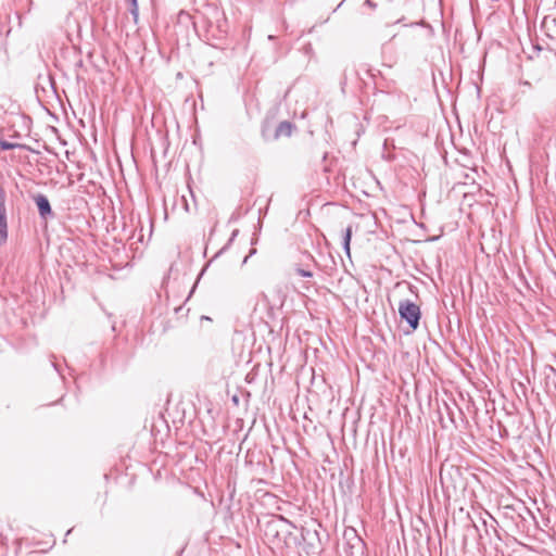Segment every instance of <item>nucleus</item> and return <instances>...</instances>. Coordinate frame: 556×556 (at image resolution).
Segmentation results:
<instances>
[{
	"mask_svg": "<svg viewBox=\"0 0 556 556\" xmlns=\"http://www.w3.org/2000/svg\"><path fill=\"white\" fill-rule=\"evenodd\" d=\"M352 239V226H348L342 233V247L348 256H350V244Z\"/></svg>",
	"mask_w": 556,
	"mask_h": 556,
	"instance_id": "obj_7",
	"label": "nucleus"
},
{
	"mask_svg": "<svg viewBox=\"0 0 556 556\" xmlns=\"http://www.w3.org/2000/svg\"><path fill=\"white\" fill-rule=\"evenodd\" d=\"M31 199L34 200V202L37 206L38 214L41 219H43L45 222H48V220L54 218V213L52 211L50 201L46 194H43V193L33 194Z\"/></svg>",
	"mask_w": 556,
	"mask_h": 556,
	"instance_id": "obj_3",
	"label": "nucleus"
},
{
	"mask_svg": "<svg viewBox=\"0 0 556 556\" xmlns=\"http://www.w3.org/2000/svg\"><path fill=\"white\" fill-rule=\"evenodd\" d=\"M7 192L0 186V247L8 241Z\"/></svg>",
	"mask_w": 556,
	"mask_h": 556,
	"instance_id": "obj_4",
	"label": "nucleus"
},
{
	"mask_svg": "<svg viewBox=\"0 0 556 556\" xmlns=\"http://www.w3.org/2000/svg\"><path fill=\"white\" fill-rule=\"evenodd\" d=\"M72 531H73V529L67 530V532H66V534H65V535H66V536H67V535H70Z\"/></svg>",
	"mask_w": 556,
	"mask_h": 556,
	"instance_id": "obj_21",
	"label": "nucleus"
},
{
	"mask_svg": "<svg viewBox=\"0 0 556 556\" xmlns=\"http://www.w3.org/2000/svg\"><path fill=\"white\" fill-rule=\"evenodd\" d=\"M255 253H256V249L252 248V249L250 250L249 255H247V256L243 258L242 264H245V263L248 262V258H249L250 256L254 255Z\"/></svg>",
	"mask_w": 556,
	"mask_h": 556,
	"instance_id": "obj_16",
	"label": "nucleus"
},
{
	"mask_svg": "<svg viewBox=\"0 0 556 556\" xmlns=\"http://www.w3.org/2000/svg\"><path fill=\"white\" fill-rule=\"evenodd\" d=\"M130 3V13L134 15L135 18L138 16V2L137 0H129Z\"/></svg>",
	"mask_w": 556,
	"mask_h": 556,
	"instance_id": "obj_12",
	"label": "nucleus"
},
{
	"mask_svg": "<svg viewBox=\"0 0 556 556\" xmlns=\"http://www.w3.org/2000/svg\"><path fill=\"white\" fill-rule=\"evenodd\" d=\"M353 73H354L356 76H358V75H359L358 71H353Z\"/></svg>",
	"mask_w": 556,
	"mask_h": 556,
	"instance_id": "obj_22",
	"label": "nucleus"
},
{
	"mask_svg": "<svg viewBox=\"0 0 556 556\" xmlns=\"http://www.w3.org/2000/svg\"><path fill=\"white\" fill-rule=\"evenodd\" d=\"M268 39H269V40H274V39H275V36H274V35H269V36H268Z\"/></svg>",
	"mask_w": 556,
	"mask_h": 556,
	"instance_id": "obj_20",
	"label": "nucleus"
},
{
	"mask_svg": "<svg viewBox=\"0 0 556 556\" xmlns=\"http://www.w3.org/2000/svg\"><path fill=\"white\" fill-rule=\"evenodd\" d=\"M402 285H405L410 293L417 295V287H415V286H413L412 283H408V282H400V283H397V287H401Z\"/></svg>",
	"mask_w": 556,
	"mask_h": 556,
	"instance_id": "obj_13",
	"label": "nucleus"
},
{
	"mask_svg": "<svg viewBox=\"0 0 556 556\" xmlns=\"http://www.w3.org/2000/svg\"><path fill=\"white\" fill-rule=\"evenodd\" d=\"M17 147H20V144L13 143V142H9V141H5V140H0V150H2V151L14 150Z\"/></svg>",
	"mask_w": 556,
	"mask_h": 556,
	"instance_id": "obj_9",
	"label": "nucleus"
},
{
	"mask_svg": "<svg viewBox=\"0 0 556 556\" xmlns=\"http://www.w3.org/2000/svg\"><path fill=\"white\" fill-rule=\"evenodd\" d=\"M52 366H53V368H54L58 372H60V369H59V367H58V365H56L55 363H52Z\"/></svg>",
	"mask_w": 556,
	"mask_h": 556,
	"instance_id": "obj_19",
	"label": "nucleus"
},
{
	"mask_svg": "<svg viewBox=\"0 0 556 556\" xmlns=\"http://www.w3.org/2000/svg\"><path fill=\"white\" fill-rule=\"evenodd\" d=\"M215 21H208L206 25V39L215 48L222 43L228 35V21L224 12L214 9Z\"/></svg>",
	"mask_w": 556,
	"mask_h": 556,
	"instance_id": "obj_1",
	"label": "nucleus"
},
{
	"mask_svg": "<svg viewBox=\"0 0 556 556\" xmlns=\"http://www.w3.org/2000/svg\"><path fill=\"white\" fill-rule=\"evenodd\" d=\"M260 296L262 298V300H263L264 302L268 303V296H267L264 292H262V293L260 294Z\"/></svg>",
	"mask_w": 556,
	"mask_h": 556,
	"instance_id": "obj_17",
	"label": "nucleus"
},
{
	"mask_svg": "<svg viewBox=\"0 0 556 556\" xmlns=\"http://www.w3.org/2000/svg\"><path fill=\"white\" fill-rule=\"evenodd\" d=\"M302 538L304 541L316 539L319 542L317 530L311 531L308 529L302 528Z\"/></svg>",
	"mask_w": 556,
	"mask_h": 556,
	"instance_id": "obj_8",
	"label": "nucleus"
},
{
	"mask_svg": "<svg viewBox=\"0 0 556 556\" xmlns=\"http://www.w3.org/2000/svg\"><path fill=\"white\" fill-rule=\"evenodd\" d=\"M321 551V547L320 546H316L314 544V542H308L307 543V549H306V553L307 554H312V555H318Z\"/></svg>",
	"mask_w": 556,
	"mask_h": 556,
	"instance_id": "obj_10",
	"label": "nucleus"
},
{
	"mask_svg": "<svg viewBox=\"0 0 556 556\" xmlns=\"http://www.w3.org/2000/svg\"><path fill=\"white\" fill-rule=\"evenodd\" d=\"M285 526L295 528L292 521L287 519L286 517L278 515L274 519L267 522L266 525V533L271 534L273 536L277 538L279 535V532L282 530Z\"/></svg>",
	"mask_w": 556,
	"mask_h": 556,
	"instance_id": "obj_5",
	"label": "nucleus"
},
{
	"mask_svg": "<svg viewBox=\"0 0 556 556\" xmlns=\"http://www.w3.org/2000/svg\"><path fill=\"white\" fill-rule=\"evenodd\" d=\"M237 233H238V230H235L231 235V238L229 240V242H231L233 240L235 237H237Z\"/></svg>",
	"mask_w": 556,
	"mask_h": 556,
	"instance_id": "obj_18",
	"label": "nucleus"
},
{
	"mask_svg": "<svg viewBox=\"0 0 556 556\" xmlns=\"http://www.w3.org/2000/svg\"><path fill=\"white\" fill-rule=\"evenodd\" d=\"M364 5L370 8V9H376L377 8V4L372 1V0H365L364 1Z\"/></svg>",
	"mask_w": 556,
	"mask_h": 556,
	"instance_id": "obj_14",
	"label": "nucleus"
},
{
	"mask_svg": "<svg viewBox=\"0 0 556 556\" xmlns=\"http://www.w3.org/2000/svg\"><path fill=\"white\" fill-rule=\"evenodd\" d=\"M294 129V125L289 121L280 122L276 129L274 138L278 139L280 137H290L292 135V130Z\"/></svg>",
	"mask_w": 556,
	"mask_h": 556,
	"instance_id": "obj_6",
	"label": "nucleus"
},
{
	"mask_svg": "<svg viewBox=\"0 0 556 556\" xmlns=\"http://www.w3.org/2000/svg\"><path fill=\"white\" fill-rule=\"evenodd\" d=\"M295 273L301 276V277H305V278H311L313 277V273L311 270H306V269H303V268H300V267H296L295 268Z\"/></svg>",
	"mask_w": 556,
	"mask_h": 556,
	"instance_id": "obj_11",
	"label": "nucleus"
},
{
	"mask_svg": "<svg viewBox=\"0 0 556 556\" xmlns=\"http://www.w3.org/2000/svg\"><path fill=\"white\" fill-rule=\"evenodd\" d=\"M376 73H379V71L374 70V68H367L366 70V74H368L371 78L376 77Z\"/></svg>",
	"mask_w": 556,
	"mask_h": 556,
	"instance_id": "obj_15",
	"label": "nucleus"
},
{
	"mask_svg": "<svg viewBox=\"0 0 556 556\" xmlns=\"http://www.w3.org/2000/svg\"><path fill=\"white\" fill-rule=\"evenodd\" d=\"M397 309L401 319L405 320L413 331L417 330L421 318L420 307L410 300H401Z\"/></svg>",
	"mask_w": 556,
	"mask_h": 556,
	"instance_id": "obj_2",
	"label": "nucleus"
}]
</instances>
